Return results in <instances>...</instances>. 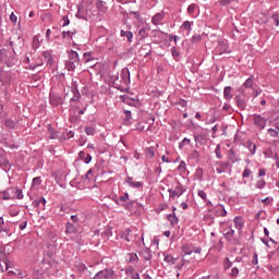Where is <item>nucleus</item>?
Segmentation results:
<instances>
[{
  "mask_svg": "<svg viewBox=\"0 0 279 279\" xmlns=\"http://www.w3.org/2000/svg\"><path fill=\"white\" fill-rule=\"evenodd\" d=\"M4 125L5 128H8L9 130H15L16 128V122L10 118L4 120Z\"/></svg>",
  "mask_w": 279,
  "mask_h": 279,
  "instance_id": "a878e982",
  "label": "nucleus"
},
{
  "mask_svg": "<svg viewBox=\"0 0 279 279\" xmlns=\"http://www.w3.org/2000/svg\"><path fill=\"white\" fill-rule=\"evenodd\" d=\"M126 16H134L138 23L143 22V17L141 16V11H129L124 13Z\"/></svg>",
  "mask_w": 279,
  "mask_h": 279,
  "instance_id": "a211bd4d",
  "label": "nucleus"
},
{
  "mask_svg": "<svg viewBox=\"0 0 279 279\" xmlns=\"http://www.w3.org/2000/svg\"><path fill=\"white\" fill-rule=\"evenodd\" d=\"M114 278V270L111 268H105L98 271L93 279H112Z\"/></svg>",
  "mask_w": 279,
  "mask_h": 279,
  "instance_id": "423d86ee",
  "label": "nucleus"
},
{
  "mask_svg": "<svg viewBox=\"0 0 279 279\" xmlns=\"http://www.w3.org/2000/svg\"><path fill=\"white\" fill-rule=\"evenodd\" d=\"M198 197H201V199L208 202V196L206 195V192H204V190H199L197 192Z\"/></svg>",
  "mask_w": 279,
  "mask_h": 279,
  "instance_id": "49530a36",
  "label": "nucleus"
},
{
  "mask_svg": "<svg viewBox=\"0 0 279 279\" xmlns=\"http://www.w3.org/2000/svg\"><path fill=\"white\" fill-rule=\"evenodd\" d=\"M120 36H122V38H126L128 43H132V38H134V34H132V32L123 29H121Z\"/></svg>",
  "mask_w": 279,
  "mask_h": 279,
  "instance_id": "4be33fe9",
  "label": "nucleus"
},
{
  "mask_svg": "<svg viewBox=\"0 0 279 279\" xmlns=\"http://www.w3.org/2000/svg\"><path fill=\"white\" fill-rule=\"evenodd\" d=\"M43 56H44V58H45L47 64H50V65L53 64V58L51 57V52H49V51H44V52H43Z\"/></svg>",
  "mask_w": 279,
  "mask_h": 279,
  "instance_id": "cd10ccee",
  "label": "nucleus"
},
{
  "mask_svg": "<svg viewBox=\"0 0 279 279\" xmlns=\"http://www.w3.org/2000/svg\"><path fill=\"white\" fill-rule=\"evenodd\" d=\"M125 121H132V111L124 110Z\"/></svg>",
  "mask_w": 279,
  "mask_h": 279,
  "instance_id": "e2e57ef3",
  "label": "nucleus"
},
{
  "mask_svg": "<svg viewBox=\"0 0 279 279\" xmlns=\"http://www.w3.org/2000/svg\"><path fill=\"white\" fill-rule=\"evenodd\" d=\"M84 230L77 228L76 223L66 222L65 234H82Z\"/></svg>",
  "mask_w": 279,
  "mask_h": 279,
  "instance_id": "6e6552de",
  "label": "nucleus"
},
{
  "mask_svg": "<svg viewBox=\"0 0 279 279\" xmlns=\"http://www.w3.org/2000/svg\"><path fill=\"white\" fill-rule=\"evenodd\" d=\"M49 104L51 106H53L54 108H58V106H62V104H64V98H62V96H60L56 93H50Z\"/></svg>",
  "mask_w": 279,
  "mask_h": 279,
  "instance_id": "0eeeda50",
  "label": "nucleus"
},
{
  "mask_svg": "<svg viewBox=\"0 0 279 279\" xmlns=\"http://www.w3.org/2000/svg\"><path fill=\"white\" fill-rule=\"evenodd\" d=\"M185 145H191L190 138H183V141L179 144V149H184Z\"/></svg>",
  "mask_w": 279,
  "mask_h": 279,
  "instance_id": "a19ab883",
  "label": "nucleus"
},
{
  "mask_svg": "<svg viewBox=\"0 0 279 279\" xmlns=\"http://www.w3.org/2000/svg\"><path fill=\"white\" fill-rule=\"evenodd\" d=\"M13 193H14L16 199H23V190L16 189L13 191Z\"/></svg>",
  "mask_w": 279,
  "mask_h": 279,
  "instance_id": "a18cd8bd",
  "label": "nucleus"
},
{
  "mask_svg": "<svg viewBox=\"0 0 279 279\" xmlns=\"http://www.w3.org/2000/svg\"><path fill=\"white\" fill-rule=\"evenodd\" d=\"M83 60L85 63L92 62V60H95L93 57V52H84Z\"/></svg>",
  "mask_w": 279,
  "mask_h": 279,
  "instance_id": "c756f323",
  "label": "nucleus"
},
{
  "mask_svg": "<svg viewBox=\"0 0 279 279\" xmlns=\"http://www.w3.org/2000/svg\"><path fill=\"white\" fill-rule=\"evenodd\" d=\"M171 54L173 58H180V50H178L175 47H172Z\"/></svg>",
  "mask_w": 279,
  "mask_h": 279,
  "instance_id": "864d4df0",
  "label": "nucleus"
},
{
  "mask_svg": "<svg viewBox=\"0 0 279 279\" xmlns=\"http://www.w3.org/2000/svg\"><path fill=\"white\" fill-rule=\"evenodd\" d=\"M177 106H180L181 108H186L187 102H186V100H184V99H180V100L177 102Z\"/></svg>",
  "mask_w": 279,
  "mask_h": 279,
  "instance_id": "338daca9",
  "label": "nucleus"
},
{
  "mask_svg": "<svg viewBox=\"0 0 279 279\" xmlns=\"http://www.w3.org/2000/svg\"><path fill=\"white\" fill-rule=\"evenodd\" d=\"M233 223L238 230H243V227L245 226V222H243V218L240 216H236L233 220Z\"/></svg>",
  "mask_w": 279,
  "mask_h": 279,
  "instance_id": "412c9836",
  "label": "nucleus"
},
{
  "mask_svg": "<svg viewBox=\"0 0 279 279\" xmlns=\"http://www.w3.org/2000/svg\"><path fill=\"white\" fill-rule=\"evenodd\" d=\"M120 77L123 82V84H130L131 80H130V70L128 68L122 69Z\"/></svg>",
  "mask_w": 279,
  "mask_h": 279,
  "instance_id": "ddd939ff",
  "label": "nucleus"
},
{
  "mask_svg": "<svg viewBox=\"0 0 279 279\" xmlns=\"http://www.w3.org/2000/svg\"><path fill=\"white\" fill-rule=\"evenodd\" d=\"M228 158L229 160L234 163V162H241V157H239V155H236V153L234 151V148H231L228 153Z\"/></svg>",
  "mask_w": 279,
  "mask_h": 279,
  "instance_id": "4468645a",
  "label": "nucleus"
},
{
  "mask_svg": "<svg viewBox=\"0 0 279 279\" xmlns=\"http://www.w3.org/2000/svg\"><path fill=\"white\" fill-rule=\"evenodd\" d=\"M125 274H131V276L135 272L134 271V267L133 266H128L125 269H124Z\"/></svg>",
  "mask_w": 279,
  "mask_h": 279,
  "instance_id": "774afa93",
  "label": "nucleus"
},
{
  "mask_svg": "<svg viewBox=\"0 0 279 279\" xmlns=\"http://www.w3.org/2000/svg\"><path fill=\"white\" fill-rule=\"evenodd\" d=\"M162 21H165V11H161L159 13H156L153 17H151V23L153 25H160L162 24Z\"/></svg>",
  "mask_w": 279,
  "mask_h": 279,
  "instance_id": "f8f14e48",
  "label": "nucleus"
},
{
  "mask_svg": "<svg viewBox=\"0 0 279 279\" xmlns=\"http://www.w3.org/2000/svg\"><path fill=\"white\" fill-rule=\"evenodd\" d=\"M267 182H265V180H259L256 182V189H265Z\"/></svg>",
  "mask_w": 279,
  "mask_h": 279,
  "instance_id": "603ef678",
  "label": "nucleus"
},
{
  "mask_svg": "<svg viewBox=\"0 0 279 279\" xmlns=\"http://www.w3.org/2000/svg\"><path fill=\"white\" fill-rule=\"evenodd\" d=\"M218 167H221V169L223 170V171H226V169H228V167H230V162H223V161H219L218 162Z\"/></svg>",
  "mask_w": 279,
  "mask_h": 279,
  "instance_id": "6e6d98bb",
  "label": "nucleus"
},
{
  "mask_svg": "<svg viewBox=\"0 0 279 279\" xmlns=\"http://www.w3.org/2000/svg\"><path fill=\"white\" fill-rule=\"evenodd\" d=\"M61 21L63 22L62 27H68V25L71 24V20H69V16L66 15L63 16Z\"/></svg>",
  "mask_w": 279,
  "mask_h": 279,
  "instance_id": "5fc2aeb1",
  "label": "nucleus"
},
{
  "mask_svg": "<svg viewBox=\"0 0 279 279\" xmlns=\"http://www.w3.org/2000/svg\"><path fill=\"white\" fill-rule=\"evenodd\" d=\"M72 93H73V97L70 99V104L80 101L82 94H80V89H77V82L75 81L72 82Z\"/></svg>",
  "mask_w": 279,
  "mask_h": 279,
  "instance_id": "9d476101",
  "label": "nucleus"
},
{
  "mask_svg": "<svg viewBox=\"0 0 279 279\" xmlns=\"http://www.w3.org/2000/svg\"><path fill=\"white\" fill-rule=\"evenodd\" d=\"M191 25H193V22H190V21H185L183 22V27L184 29H186L187 32H191Z\"/></svg>",
  "mask_w": 279,
  "mask_h": 279,
  "instance_id": "4d7b16f0",
  "label": "nucleus"
},
{
  "mask_svg": "<svg viewBox=\"0 0 279 279\" xmlns=\"http://www.w3.org/2000/svg\"><path fill=\"white\" fill-rule=\"evenodd\" d=\"M2 199H4V201L12 199V196H10V192L3 191L2 192Z\"/></svg>",
  "mask_w": 279,
  "mask_h": 279,
  "instance_id": "052dcab7",
  "label": "nucleus"
},
{
  "mask_svg": "<svg viewBox=\"0 0 279 279\" xmlns=\"http://www.w3.org/2000/svg\"><path fill=\"white\" fill-rule=\"evenodd\" d=\"M9 45L12 48L13 53H16V51L25 47V39L23 36L19 35L15 40L9 39Z\"/></svg>",
  "mask_w": 279,
  "mask_h": 279,
  "instance_id": "7ed1b4c3",
  "label": "nucleus"
},
{
  "mask_svg": "<svg viewBox=\"0 0 279 279\" xmlns=\"http://www.w3.org/2000/svg\"><path fill=\"white\" fill-rule=\"evenodd\" d=\"M62 136H63L62 137L63 141H69V138H73V136H75V132L73 131L64 132Z\"/></svg>",
  "mask_w": 279,
  "mask_h": 279,
  "instance_id": "c9c22d12",
  "label": "nucleus"
},
{
  "mask_svg": "<svg viewBox=\"0 0 279 279\" xmlns=\"http://www.w3.org/2000/svg\"><path fill=\"white\" fill-rule=\"evenodd\" d=\"M250 175H252V170H250V168H245L242 173V178H250Z\"/></svg>",
  "mask_w": 279,
  "mask_h": 279,
  "instance_id": "bf43d9fd",
  "label": "nucleus"
},
{
  "mask_svg": "<svg viewBox=\"0 0 279 279\" xmlns=\"http://www.w3.org/2000/svg\"><path fill=\"white\" fill-rule=\"evenodd\" d=\"M134 204H136V201H129L128 203L123 204L122 206L125 208V210H132V208H134Z\"/></svg>",
  "mask_w": 279,
  "mask_h": 279,
  "instance_id": "58836bf2",
  "label": "nucleus"
},
{
  "mask_svg": "<svg viewBox=\"0 0 279 279\" xmlns=\"http://www.w3.org/2000/svg\"><path fill=\"white\" fill-rule=\"evenodd\" d=\"M181 252L185 254V256H191L193 253V244L191 243H185L181 246Z\"/></svg>",
  "mask_w": 279,
  "mask_h": 279,
  "instance_id": "2eb2a0df",
  "label": "nucleus"
},
{
  "mask_svg": "<svg viewBox=\"0 0 279 279\" xmlns=\"http://www.w3.org/2000/svg\"><path fill=\"white\" fill-rule=\"evenodd\" d=\"M253 125H255L257 130H265V128H267V118L258 113L253 114Z\"/></svg>",
  "mask_w": 279,
  "mask_h": 279,
  "instance_id": "20e7f679",
  "label": "nucleus"
},
{
  "mask_svg": "<svg viewBox=\"0 0 279 279\" xmlns=\"http://www.w3.org/2000/svg\"><path fill=\"white\" fill-rule=\"evenodd\" d=\"M146 156L147 158H154V156H156V153L154 151V147L146 148Z\"/></svg>",
  "mask_w": 279,
  "mask_h": 279,
  "instance_id": "37998d69",
  "label": "nucleus"
},
{
  "mask_svg": "<svg viewBox=\"0 0 279 279\" xmlns=\"http://www.w3.org/2000/svg\"><path fill=\"white\" fill-rule=\"evenodd\" d=\"M121 239L130 243L132 241V229H126L121 233Z\"/></svg>",
  "mask_w": 279,
  "mask_h": 279,
  "instance_id": "6ab92c4d",
  "label": "nucleus"
},
{
  "mask_svg": "<svg viewBox=\"0 0 279 279\" xmlns=\"http://www.w3.org/2000/svg\"><path fill=\"white\" fill-rule=\"evenodd\" d=\"M41 183H43V180L40 179V177H35L33 179V186H40Z\"/></svg>",
  "mask_w": 279,
  "mask_h": 279,
  "instance_id": "3c124183",
  "label": "nucleus"
},
{
  "mask_svg": "<svg viewBox=\"0 0 279 279\" xmlns=\"http://www.w3.org/2000/svg\"><path fill=\"white\" fill-rule=\"evenodd\" d=\"M85 133L87 134V136H95V134H97V131L94 126H86Z\"/></svg>",
  "mask_w": 279,
  "mask_h": 279,
  "instance_id": "2f4dec72",
  "label": "nucleus"
},
{
  "mask_svg": "<svg viewBox=\"0 0 279 279\" xmlns=\"http://www.w3.org/2000/svg\"><path fill=\"white\" fill-rule=\"evenodd\" d=\"M244 88H252V86H254V77H248L244 84H243Z\"/></svg>",
  "mask_w": 279,
  "mask_h": 279,
  "instance_id": "f704fd0d",
  "label": "nucleus"
},
{
  "mask_svg": "<svg viewBox=\"0 0 279 279\" xmlns=\"http://www.w3.org/2000/svg\"><path fill=\"white\" fill-rule=\"evenodd\" d=\"M194 141L195 143H199L201 145H204V143L206 142V137L202 134L194 135Z\"/></svg>",
  "mask_w": 279,
  "mask_h": 279,
  "instance_id": "473e14b6",
  "label": "nucleus"
},
{
  "mask_svg": "<svg viewBox=\"0 0 279 279\" xmlns=\"http://www.w3.org/2000/svg\"><path fill=\"white\" fill-rule=\"evenodd\" d=\"M223 97H225L226 101L232 100V97H234V95H232V86L225 87Z\"/></svg>",
  "mask_w": 279,
  "mask_h": 279,
  "instance_id": "dca6fc26",
  "label": "nucleus"
},
{
  "mask_svg": "<svg viewBox=\"0 0 279 279\" xmlns=\"http://www.w3.org/2000/svg\"><path fill=\"white\" fill-rule=\"evenodd\" d=\"M246 147L252 156H254V154H256V144L252 143V141L246 142Z\"/></svg>",
  "mask_w": 279,
  "mask_h": 279,
  "instance_id": "bb28decb",
  "label": "nucleus"
},
{
  "mask_svg": "<svg viewBox=\"0 0 279 279\" xmlns=\"http://www.w3.org/2000/svg\"><path fill=\"white\" fill-rule=\"evenodd\" d=\"M138 34L141 36V40H144V38H147V33H146L145 28H141Z\"/></svg>",
  "mask_w": 279,
  "mask_h": 279,
  "instance_id": "680f3d73",
  "label": "nucleus"
},
{
  "mask_svg": "<svg viewBox=\"0 0 279 279\" xmlns=\"http://www.w3.org/2000/svg\"><path fill=\"white\" fill-rule=\"evenodd\" d=\"M130 199V194L124 193V195L119 197L120 202H128Z\"/></svg>",
  "mask_w": 279,
  "mask_h": 279,
  "instance_id": "69168bd1",
  "label": "nucleus"
},
{
  "mask_svg": "<svg viewBox=\"0 0 279 279\" xmlns=\"http://www.w3.org/2000/svg\"><path fill=\"white\" fill-rule=\"evenodd\" d=\"M238 277H239V268H238V267H233V268L231 269V272H230V275H229V278L235 279V278H238Z\"/></svg>",
  "mask_w": 279,
  "mask_h": 279,
  "instance_id": "ea45409f",
  "label": "nucleus"
},
{
  "mask_svg": "<svg viewBox=\"0 0 279 279\" xmlns=\"http://www.w3.org/2000/svg\"><path fill=\"white\" fill-rule=\"evenodd\" d=\"M222 234L228 243H236L239 241L234 238L235 231L231 227L229 229H225Z\"/></svg>",
  "mask_w": 279,
  "mask_h": 279,
  "instance_id": "1a4fd4ad",
  "label": "nucleus"
},
{
  "mask_svg": "<svg viewBox=\"0 0 279 279\" xmlns=\"http://www.w3.org/2000/svg\"><path fill=\"white\" fill-rule=\"evenodd\" d=\"M268 134L271 138H278V131L276 129H268Z\"/></svg>",
  "mask_w": 279,
  "mask_h": 279,
  "instance_id": "de8ad7c7",
  "label": "nucleus"
},
{
  "mask_svg": "<svg viewBox=\"0 0 279 279\" xmlns=\"http://www.w3.org/2000/svg\"><path fill=\"white\" fill-rule=\"evenodd\" d=\"M201 40H202V35H198V34L193 35V37L191 39L193 45L199 43Z\"/></svg>",
  "mask_w": 279,
  "mask_h": 279,
  "instance_id": "09e8293b",
  "label": "nucleus"
},
{
  "mask_svg": "<svg viewBox=\"0 0 279 279\" xmlns=\"http://www.w3.org/2000/svg\"><path fill=\"white\" fill-rule=\"evenodd\" d=\"M142 256H143L144 260H151V258H153L151 250H149L148 247L144 248L142 251Z\"/></svg>",
  "mask_w": 279,
  "mask_h": 279,
  "instance_id": "b1692460",
  "label": "nucleus"
},
{
  "mask_svg": "<svg viewBox=\"0 0 279 279\" xmlns=\"http://www.w3.org/2000/svg\"><path fill=\"white\" fill-rule=\"evenodd\" d=\"M96 8L98 10L99 16H101L102 14H106L108 12V7L106 5V1H104V0H97Z\"/></svg>",
  "mask_w": 279,
  "mask_h": 279,
  "instance_id": "9b49d317",
  "label": "nucleus"
},
{
  "mask_svg": "<svg viewBox=\"0 0 279 279\" xmlns=\"http://www.w3.org/2000/svg\"><path fill=\"white\" fill-rule=\"evenodd\" d=\"M233 263L230 262V258L229 257H226L223 259V268H225V271H228V269H230V267H232Z\"/></svg>",
  "mask_w": 279,
  "mask_h": 279,
  "instance_id": "72a5a7b5",
  "label": "nucleus"
},
{
  "mask_svg": "<svg viewBox=\"0 0 279 279\" xmlns=\"http://www.w3.org/2000/svg\"><path fill=\"white\" fill-rule=\"evenodd\" d=\"M41 43H43V40H40V35H35L33 37V49L36 51V49H38L40 47Z\"/></svg>",
  "mask_w": 279,
  "mask_h": 279,
  "instance_id": "393cba45",
  "label": "nucleus"
},
{
  "mask_svg": "<svg viewBox=\"0 0 279 279\" xmlns=\"http://www.w3.org/2000/svg\"><path fill=\"white\" fill-rule=\"evenodd\" d=\"M247 96L245 92L241 90L239 95L235 96L234 100L239 110H245L247 108Z\"/></svg>",
  "mask_w": 279,
  "mask_h": 279,
  "instance_id": "39448f33",
  "label": "nucleus"
},
{
  "mask_svg": "<svg viewBox=\"0 0 279 279\" xmlns=\"http://www.w3.org/2000/svg\"><path fill=\"white\" fill-rule=\"evenodd\" d=\"M80 54L75 50L68 51V60L65 61V69L68 71H75L76 66H80Z\"/></svg>",
  "mask_w": 279,
  "mask_h": 279,
  "instance_id": "f257e3e1",
  "label": "nucleus"
},
{
  "mask_svg": "<svg viewBox=\"0 0 279 279\" xmlns=\"http://www.w3.org/2000/svg\"><path fill=\"white\" fill-rule=\"evenodd\" d=\"M75 267H76V271H78V274H84V271H86V269H88V267H86L84 264H78Z\"/></svg>",
  "mask_w": 279,
  "mask_h": 279,
  "instance_id": "79ce46f5",
  "label": "nucleus"
},
{
  "mask_svg": "<svg viewBox=\"0 0 279 279\" xmlns=\"http://www.w3.org/2000/svg\"><path fill=\"white\" fill-rule=\"evenodd\" d=\"M196 8H197V4H190L187 8L189 14H193V12H195Z\"/></svg>",
  "mask_w": 279,
  "mask_h": 279,
  "instance_id": "0e129e2a",
  "label": "nucleus"
},
{
  "mask_svg": "<svg viewBox=\"0 0 279 279\" xmlns=\"http://www.w3.org/2000/svg\"><path fill=\"white\" fill-rule=\"evenodd\" d=\"M163 260H165V263H168L169 265H175V263H178V258L173 257L171 255H166Z\"/></svg>",
  "mask_w": 279,
  "mask_h": 279,
  "instance_id": "c85d7f7f",
  "label": "nucleus"
},
{
  "mask_svg": "<svg viewBox=\"0 0 279 279\" xmlns=\"http://www.w3.org/2000/svg\"><path fill=\"white\" fill-rule=\"evenodd\" d=\"M215 154H216V158H218L219 160L223 158V156L221 155V144H218L216 146Z\"/></svg>",
  "mask_w": 279,
  "mask_h": 279,
  "instance_id": "4c0bfd02",
  "label": "nucleus"
},
{
  "mask_svg": "<svg viewBox=\"0 0 279 279\" xmlns=\"http://www.w3.org/2000/svg\"><path fill=\"white\" fill-rule=\"evenodd\" d=\"M47 130H48L49 138L51 141H56V138H58V131H56V129H53L51 124L47 125Z\"/></svg>",
  "mask_w": 279,
  "mask_h": 279,
  "instance_id": "f3484780",
  "label": "nucleus"
},
{
  "mask_svg": "<svg viewBox=\"0 0 279 279\" xmlns=\"http://www.w3.org/2000/svg\"><path fill=\"white\" fill-rule=\"evenodd\" d=\"M272 23H275L276 27H279V14L275 13L270 16Z\"/></svg>",
  "mask_w": 279,
  "mask_h": 279,
  "instance_id": "c03bdc74",
  "label": "nucleus"
},
{
  "mask_svg": "<svg viewBox=\"0 0 279 279\" xmlns=\"http://www.w3.org/2000/svg\"><path fill=\"white\" fill-rule=\"evenodd\" d=\"M168 221H170V226H178L180 219L175 216V213L169 214L167 216Z\"/></svg>",
  "mask_w": 279,
  "mask_h": 279,
  "instance_id": "aec40b11",
  "label": "nucleus"
},
{
  "mask_svg": "<svg viewBox=\"0 0 279 279\" xmlns=\"http://www.w3.org/2000/svg\"><path fill=\"white\" fill-rule=\"evenodd\" d=\"M170 199H175V197H182L184 193H186V189L182 186V183L178 182V184L173 189L168 190Z\"/></svg>",
  "mask_w": 279,
  "mask_h": 279,
  "instance_id": "f03ea898",
  "label": "nucleus"
},
{
  "mask_svg": "<svg viewBox=\"0 0 279 279\" xmlns=\"http://www.w3.org/2000/svg\"><path fill=\"white\" fill-rule=\"evenodd\" d=\"M1 169H3L4 171H10V169H12V167L10 166V160L4 159L1 166Z\"/></svg>",
  "mask_w": 279,
  "mask_h": 279,
  "instance_id": "e433bc0d",
  "label": "nucleus"
},
{
  "mask_svg": "<svg viewBox=\"0 0 279 279\" xmlns=\"http://www.w3.org/2000/svg\"><path fill=\"white\" fill-rule=\"evenodd\" d=\"M141 51L142 52L147 51V52H145L144 58H147L148 56H151V53H153L151 45H149V44L143 45L142 48H141Z\"/></svg>",
  "mask_w": 279,
  "mask_h": 279,
  "instance_id": "5701e85b",
  "label": "nucleus"
},
{
  "mask_svg": "<svg viewBox=\"0 0 279 279\" xmlns=\"http://www.w3.org/2000/svg\"><path fill=\"white\" fill-rule=\"evenodd\" d=\"M214 250H218V252H221L223 250V240H219L217 245L213 246Z\"/></svg>",
  "mask_w": 279,
  "mask_h": 279,
  "instance_id": "8fccbe9b",
  "label": "nucleus"
},
{
  "mask_svg": "<svg viewBox=\"0 0 279 279\" xmlns=\"http://www.w3.org/2000/svg\"><path fill=\"white\" fill-rule=\"evenodd\" d=\"M129 263H138V255L136 253H129Z\"/></svg>",
  "mask_w": 279,
  "mask_h": 279,
  "instance_id": "7c9ffc66",
  "label": "nucleus"
},
{
  "mask_svg": "<svg viewBox=\"0 0 279 279\" xmlns=\"http://www.w3.org/2000/svg\"><path fill=\"white\" fill-rule=\"evenodd\" d=\"M131 189H141V186H143V182H132L131 185Z\"/></svg>",
  "mask_w": 279,
  "mask_h": 279,
  "instance_id": "13d9d810",
  "label": "nucleus"
}]
</instances>
